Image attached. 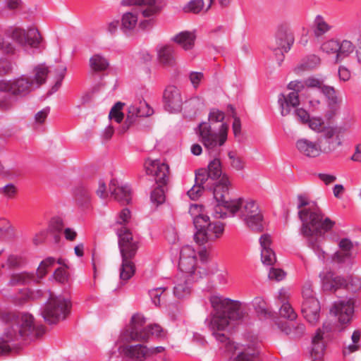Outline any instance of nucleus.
<instances>
[{"label": "nucleus", "instance_id": "1", "mask_svg": "<svg viewBox=\"0 0 361 361\" xmlns=\"http://www.w3.org/2000/svg\"><path fill=\"white\" fill-rule=\"evenodd\" d=\"M298 216L302 222L301 235L315 252L321 250V243L325 238V233L331 230L335 221L325 217L314 202H311L305 195L297 197Z\"/></svg>", "mask_w": 361, "mask_h": 361}, {"label": "nucleus", "instance_id": "2", "mask_svg": "<svg viewBox=\"0 0 361 361\" xmlns=\"http://www.w3.org/2000/svg\"><path fill=\"white\" fill-rule=\"evenodd\" d=\"M225 114L216 109L211 110L209 114V122H202L199 125L200 142L209 154H216L219 148L224 145L227 140L228 126L222 123L217 133L214 132L211 124L223 122Z\"/></svg>", "mask_w": 361, "mask_h": 361}, {"label": "nucleus", "instance_id": "3", "mask_svg": "<svg viewBox=\"0 0 361 361\" xmlns=\"http://www.w3.org/2000/svg\"><path fill=\"white\" fill-rule=\"evenodd\" d=\"M189 213L192 216L195 232V242L204 245L214 243L221 238L224 233V224L221 222H212L209 217L203 214L202 207L199 204H192Z\"/></svg>", "mask_w": 361, "mask_h": 361}, {"label": "nucleus", "instance_id": "4", "mask_svg": "<svg viewBox=\"0 0 361 361\" xmlns=\"http://www.w3.org/2000/svg\"><path fill=\"white\" fill-rule=\"evenodd\" d=\"M66 66L59 65L53 68H49L44 63L35 66L32 72L24 77V94L30 93L44 84L48 75L54 76V85L51 92H56L61 86L62 81L66 75Z\"/></svg>", "mask_w": 361, "mask_h": 361}, {"label": "nucleus", "instance_id": "5", "mask_svg": "<svg viewBox=\"0 0 361 361\" xmlns=\"http://www.w3.org/2000/svg\"><path fill=\"white\" fill-rule=\"evenodd\" d=\"M130 5L140 6L138 12H128L123 16L122 25L127 30H133L139 21L142 29H146L152 25L149 18L159 11L156 0H128Z\"/></svg>", "mask_w": 361, "mask_h": 361}, {"label": "nucleus", "instance_id": "6", "mask_svg": "<svg viewBox=\"0 0 361 361\" xmlns=\"http://www.w3.org/2000/svg\"><path fill=\"white\" fill-rule=\"evenodd\" d=\"M228 211L233 214L238 212L240 218L252 231L257 232L262 231V215L254 200L243 198L231 200Z\"/></svg>", "mask_w": 361, "mask_h": 361}, {"label": "nucleus", "instance_id": "7", "mask_svg": "<svg viewBox=\"0 0 361 361\" xmlns=\"http://www.w3.org/2000/svg\"><path fill=\"white\" fill-rule=\"evenodd\" d=\"M354 121L349 118L338 126H327L322 134V146L324 154H329L341 147L344 143V134L353 126Z\"/></svg>", "mask_w": 361, "mask_h": 361}, {"label": "nucleus", "instance_id": "8", "mask_svg": "<svg viewBox=\"0 0 361 361\" xmlns=\"http://www.w3.org/2000/svg\"><path fill=\"white\" fill-rule=\"evenodd\" d=\"M71 307V301L62 295L50 296L42 311V315L49 324H56L64 319Z\"/></svg>", "mask_w": 361, "mask_h": 361}, {"label": "nucleus", "instance_id": "9", "mask_svg": "<svg viewBox=\"0 0 361 361\" xmlns=\"http://www.w3.org/2000/svg\"><path fill=\"white\" fill-rule=\"evenodd\" d=\"M178 268L180 274L192 276L194 279H199L200 273L197 265V253L190 245L182 247L180 252Z\"/></svg>", "mask_w": 361, "mask_h": 361}, {"label": "nucleus", "instance_id": "10", "mask_svg": "<svg viewBox=\"0 0 361 361\" xmlns=\"http://www.w3.org/2000/svg\"><path fill=\"white\" fill-rule=\"evenodd\" d=\"M118 246L122 258L133 259L138 249V241L126 227L122 226L117 232Z\"/></svg>", "mask_w": 361, "mask_h": 361}, {"label": "nucleus", "instance_id": "11", "mask_svg": "<svg viewBox=\"0 0 361 361\" xmlns=\"http://www.w3.org/2000/svg\"><path fill=\"white\" fill-rule=\"evenodd\" d=\"M146 319L140 314H134L130 324L126 330V336L130 341H147L149 337L148 326H145Z\"/></svg>", "mask_w": 361, "mask_h": 361}, {"label": "nucleus", "instance_id": "12", "mask_svg": "<svg viewBox=\"0 0 361 361\" xmlns=\"http://www.w3.org/2000/svg\"><path fill=\"white\" fill-rule=\"evenodd\" d=\"M43 37L35 25L24 29V54L32 56L42 51Z\"/></svg>", "mask_w": 361, "mask_h": 361}, {"label": "nucleus", "instance_id": "13", "mask_svg": "<svg viewBox=\"0 0 361 361\" xmlns=\"http://www.w3.org/2000/svg\"><path fill=\"white\" fill-rule=\"evenodd\" d=\"M355 302L352 298H344L334 303L330 312L337 317L341 324H348L352 320Z\"/></svg>", "mask_w": 361, "mask_h": 361}, {"label": "nucleus", "instance_id": "14", "mask_svg": "<svg viewBox=\"0 0 361 361\" xmlns=\"http://www.w3.org/2000/svg\"><path fill=\"white\" fill-rule=\"evenodd\" d=\"M153 112V109L145 101L135 102L128 109L125 125L121 130V132L122 133H125L127 129L136 121L138 117L149 116Z\"/></svg>", "mask_w": 361, "mask_h": 361}, {"label": "nucleus", "instance_id": "15", "mask_svg": "<svg viewBox=\"0 0 361 361\" xmlns=\"http://www.w3.org/2000/svg\"><path fill=\"white\" fill-rule=\"evenodd\" d=\"M231 187L230 178L227 174L224 173L214 183H212V188L209 190L212 192L214 201L224 204V207L227 211L228 204L231 202V200H227Z\"/></svg>", "mask_w": 361, "mask_h": 361}, {"label": "nucleus", "instance_id": "16", "mask_svg": "<svg viewBox=\"0 0 361 361\" xmlns=\"http://www.w3.org/2000/svg\"><path fill=\"white\" fill-rule=\"evenodd\" d=\"M144 167L146 173L153 176L157 183L161 185L166 183L169 171V167L167 164L161 162L158 159L148 158L145 161Z\"/></svg>", "mask_w": 361, "mask_h": 361}, {"label": "nucleus", "instance_id": "17", "mask_svg": "<svg viewBox=\"0 0 361 361\" xmlns=\"http://www.w3.org/2000/svg\"><path fill=\"white\" fill-rule=\"evenodd\" d=\"M44 334V327L36 323L32 314L24 312V345L36 341Z\"/></svg>", "mask_w": 361, "mask_h": 361}, {"label": "nucleus", "instance_id": "18", "mask_svg": "<svg viewBox=\"0 0 361 361\" xmlns=\"http://www.w3.org/2000/svg\"><path fill=\"white\" fill-rule=\"evenodd\" d=\"M332 329V325L330 322H325L322 329H318L312 338L311 356L316 360L322 358L325 351V343L324 341L326 335Z\"/></svg>", "mask_w": 361, "mask_h": 361}, {"label": "nucleus", "instance_id": "19", "mask_svg": "<svg viewBox=\"0 0 361 361\" xmlns=\"http://www.w3.org/2000/svg\"><path fill=\"white\" fill-rule=\"evenodd\" d=\"M148 347L142 344L123 345L118 348L121 355L133 361H145L149 357Z\"/></svg>", "mask_w": 361, "mask_h": 361}, {"label": "nucleus", "instance_id": "20", "mask_svg": "<svg viewBox=\"0 0 361 361\" xmlns=\"http://www.w3.org/2000/svg\"><path fill=\"white\" fill-rule=\"evenodd\" d=\"M295 146L300 154L309 158H316L324 154L322 141H312L307 138H300L297 140Z\"/></svg>", "mask_w": 361, "mask_h": 361}, {"label": "nucleus", "instance_id": "21", "mask_svg": "<svg viewBox=\"0 0 361 361\" xmlns=\"http://www.w3.org/2000/svg\"><path fill=\"white\" fill-rule=\"evenodd\" d=\"M293 42V35L288 27L281 25L277 27L274 38L275 44L272 45V48L274 50H280L283 54V51L287 52L290 49Z\"/></svg>", "mask_w": 361, "mask_h": 361}, {"label": "nucleus", "instance_id": "22", "mask_svg": "<svg viewBox=\"0 0 361 361\" xmlns=\"http://www.w3.org/2000/svg\"><path fill=\"white\" fill-rule=\"evenodd\" d=\"M164 99L165 107L170 112H178L181 110L183 99L179 89L173 85L168 86L164 92Z\"/></svg>", "mask_w": 361, "mask_h": 361}, {"label": "nucleus", "instance_id": "23", "mask_svg": "<svg viewBox=\"0 0 361 361\" xmlns=\"http://www.w3.org/2000/svg\"><path fill=\"white\" fill-rule=\"evenodd\" d=\"M322 92L328 99L329 110L326 112L324 116L327 120L333 119L337 114L341 104V99L337 95L335 89L331 86L324 85Z\"/></svg>", "mask_w": 361, "mask_h": 361}, {"label": "nucleus", "instance_id": "24", "mask_svg": "<svg viewBox=\"0 0 361 361\" xmlns=\"http://www.w3.org/2000/svg\"><path fill=\"white\" fill-rule=\"evenodd\" d=\"M301 312L305 319L311 325H316L320 319L321 306L318 300L302 302Z\"/></svg>", "mask_w": 361, "mask_h": 361}, {"label": "nucleus", "instance_id": "25", "mask_svg": "<svg viewBox=\"0 0 361 361\" xmlns=\"http://www.w3.org/2000/svg\"><path fill=\"white\" fill-rule=\"evenodd\" d=\"M157 59L165 68H173L176 65L175 49L171 44H160L157 48Z\"/></svg>", "mask_w": 361, "mask_h": 361}, {"label": "nucleus", "instance_id": "26", "mask_svg": "<svg viewBox=\"0 0 361 361\" xmlns=\"http://www.w3.org/2000/svg\"><path fill=\"white\" fill-rule=\"evenodd\" d=\"M197 280L192 276L178 274L173 288L174 295L178 298L188 296L191 293V284Z\"/></svg>", "mask_w": 361, "mask_h": 361}, {"label": "nucleus", "instance_id": "27", "mask_svg": "<svg viewBox=\"0 0 361 361\" xmlns=\"http://www.w3.org/2000/svg\"><path fill=\"white\" fill-rule=\"evenodd\" d=\"M109 190L114 199L120 203L129 204L131 201V192L126 185H120L116 179H112L109 183Z\"/></svg>", "mask_w": 361, "mask_h": 361}, {"label": "nucleus", "instance_id": "28", "mask_svg": "<svg viewBox=\"0 0 361 361\" xmlns=\"http://www.w3.org/2000/svg\"><path fill=\"white\" fill-rule=\"evenodd\" d=\"M278 103L281 116H286L290 113L291 108L297 107L300 104L299 94L295 92H291L288 94H281Z\"/></svg>", "mask_w": 361, "mask_h": 361}, {"label": "nucleus", "instance_id": "29", "mask_svg": "<svg viewBox=\"0 0 361 361\" xmlns=\"http://www.w3.org/2000/svg\"><path fill=\"white\" fill-rule=\"evenodd\" d=\"M259 243L262 247L261 257L264 264L271 265L276 262V255L270 248L271 244V236L269 234H264L259 238Z\"/></svg>", "mask_w": 361, "mask_h": 361}, {"label": "nucleus", "instance_id": "30", "mask_svg": "<svg viewBox=\"0 0 361 361\" xmlns=\"http://www.w3.org/2000/svg\"><path fill=\"white\" fill-rule=\"evenodd\" d=\"M196 39L195 32L183 31L176 35L172 40L179 44L185 51H190L195 47Z\"/></svg>", "mask_w": 361, "mask_h": 361}, {"label": "nucleus", "instance_id": "31", "mask_svg": "<svg viewBox=\"0 0 361 361\" xmlns=\"http://www.w3.org/2000/svg\"><path fill=\"white\" fill-rule=\"evenodd\" d=\"M73 196L76 204L82 208H88L91 202L89 189L84 185L76 186L73 190Z\"/></svg>", "mask_w": 361, "mask_h": 361}, {"label": "nucleus", "instance_id": "32", "mask_svg": "<svg viewBox=\"0 0 361 361\" xmlns=\"http://www.w3.org/2000/svg\"><path fill=\"white\" fill-rule=\"evenodd\" d=\"M4 319L11 327L12 331L10 336H16V334L21 336L23 335V317L13 312L7 313Z\"/></svg>", "mask_w": 361, "mask_h": 361}, {"label": "nucleus", "instance_id": "33", "mask_svg": "<svg viewBox=\"0 0 361 361\" xmlns=\"http://www.w3.org/2000/svg\"><path fill=\"white\" fill-rule=\"evenodd\" d=\"M332 27L329 22L321 15H317L313 21L312 30L317 37L324 35L331 31Z\"/></svg>", "mask_w": 361, "mask_h": 361}, {"label": "nucleus", "instance_id": "34", "mask_svg": "<svg viewBox=\"0 0 361 361\" xmlns=\"http://www.w3.org/2000/svg\"><path fill=\"white\" fill-rule=\"evenodd\" d=\"M279 329L285 334L293 337L300 336L305 331V326L302 324H293L288 322H279Z\"/></svg>", "mask_w": 361, "mask_h": 361}, {"label": "nucleus", "instance_id": "35", "mask_svg": "<svg viewBox=\"0 0 361 361\" xmlns=\"http://www.w3.org/2000/svg\"><path fill=\"white\" fill-rule=\"evenodd\" d=\"M345 279L332 274H326L322 279V287L325 290H335L337 288L345 287Z\"/></svg>", "mask_w": 361, "mask_h": 361}, {"label": "nucleus", "instance_id": "36", "mask_svg": "<svg viewBox=\"0 0 361 361\" xmlns=\"http://www.w3.org/2000/svg\"><path fill=\"white\" fill-rule=\"evenodd\" d=\"M353 247L351 241L347 238L342 239L339 243L340 251L334 254V259L338 262H344L350 256V250Z\"/></svg>", "mask_w": 361, "mask_h": 361}, {"label": "nucleus", "instance_id": "37", "mask_svg": "<svg viewBox=\"0 0 361 361\" xmlns=\"http://www.w3.org/2000/svg\"><path fill=\"white\" fill-rule=\"evenodd\" d=\"M23 87V79L19 78L14 80H2L0 82V91L7 92L13 95H18L21 92Z\"/></svg>", "mask_w": 361, "mask_h": 361}, {"label": "nucleus", "instance_id": "38", "mask_svg": "<svg viewBox=\"0 0 361 361\" xmlns=\"http://www.w3.org/2000/svg\"><path fill=\"white\" fill-rule=\"evenodd\" d=\"M109 66L108 59L101 54H94L90 59V67L94 71H104L108 68Z\"/></svg>", "mask_w": 361, "mask_h": 361}, {"label": "nucleus", "instance_id": "39", "mask_svg": "<svg viewBox=\"0 0 361 361\" xmlns=\"http://www.w3.org/2000/svg\"><path fill=\"white\" fill-rule=\"evenodd\" d=\"M135 266L132 259L122 258L120 268V279L123 281L129 280L135 274Z\"/></svg>", "mask_w": 361, "mask_h": 361}, {"label": "nucleus", "instance_id": "40", "mask_svg": "<svg viewBox=\"0 0 361 361\" xmlns=\"http://www.w3.org/2000/svg\"><path fill=\"white\" fill-rule=\"evenodd\" d=\"M252 306L260 318L271 317V312L269 310L266 302L262 297H256L252 302Z\"/></svg>", "mask_w": 361, "mask_h": 361}, {"label": "nucleus", "instance_id": "41", "mask_svg": "<svg viewBox=\"0 0 361 361\" xmlns=\"http://www.w3.org/2000/svg\"><path fill=\"white\" fill-rule=\"evenodd\" d=\"M320 64V59L319 56L312 54L302 59L301 63L297 66L295 71L300 73L301 71L311 70Z\"/></svg>", "mask_w": 361, "mask_h": 361}, {"label": "nucleus", "instance_id": "42", "mask_svg": "<svg viewBox=\"0 0 361 361\" xmlns=\"http://www.w3.org/2000/svg\"><path fill=\"white\" fill-rule=\"evenodd\" d=\"M212 180L206 169H200L195 173V183L205 190H209L212 188V183L209 181Z\"/></svg>", "mask_w": 361, "mask_h": 361}, {"label": "nucleus", "instance_id": "43", "mask_svg": "<svg viewBox=\"0 0 361 361\" xmlns=\"http://www.w3.org/2000/svg\"><path fill=\"white\" fill-rule=\"evenodd\" d=\"M361 338V330H355L351 336L352 343L345 346L343 350L344 355L355 353L360 349V341Z\"/></svg>", "mask_w": 361, "mask_h": 361}, {"label": "nucleus", "instance_id": "44", "mask_svg": "<svg viewBox=\"0 0 361 361\" xmlns=\"http://www.w3.org/2000/svg\"><path fill=\"white\" fill-rule=\"evenodd\" d=\"M204 0H190L183 7V11L185 13L197 14L202 11L207 12Z\"/></svg>", "mask_w": 361, "mask_h": 361}, {"label": "nucleus", "instance_id": "45", "mask_svg": "<svg viewBox=\"0 0 361 361\" xmlns=\"http://www.w3.org/2000/svg\"><path fill=\"white\" fill-rule=\"evenodd\" d=\"M207 172L210 174L212 179L219 180L224 173H222L221 164L219 159H214L209 163Z\"/></svg>", "mask_w": 361, "mask_h": 361}, {"label": "nucleus", "instance_id": "46", "mask_svg": "<svg viewBox=\"0 0 361 361\" xmlns=\"http://www.w3.org/2000/svg\"><path fill=\"white\" fill-rule=\"evenodd\" d=\"M338 61L340 58L348 56L353 52L355 47L353 42L348 39H343L341 42L338 41Z\"/></svg>", "mask_w": 361, "mask_h": 361}, {"label": "nucleus", "instance_id": "47", "mask_svg": "<svg viewBox=\"0 0 361 361\" xmlns=\"http://www.w3.org/2000/svg\"><path fill=\"white\" fill-rule=\"evenodd\" d=\"M309 128L316 133H324L326 128L324 121L320 117H312L307 122Z\"/></svg>", "mask_w": 361, "mask_h": 361}, {"label": "nucleus", "instance_id": "48", "mask_svg": "<svg viewBox=\"0 0 361 361\" xmlns=\"http://www.w3.org/2000/svg\"><path fill=\"white\" fill-rule=\"evenodd\" d=\"M124 104L117 102L111 109L109 117L111 120L115 121L116 123H121L123 119V114L122 112Z\"/></svg>", "mask_w": 361, "mask_h": 361}, {"label": "nucleus", "instance_id": "49", "mask_svg": "<svg viewBox=\"0 0 361 361\" xmlns=\"http://www.w3.org/2000/svg\"><path fill=\"white\" fill-rule=\"evenodd\" d=\"M338 41L334 39H331L324 42L321 46V49L324 52H326L329 54H336V61H338Z\"/></svg>", "mask_w": 361, "mask_h": 361}, {"label": "nucleus", "instance_id": "50", "mask_svg": "<svg viewBox=\"0 0 361 361\" xmlns=\"http://www.w3.org/2000/svg\"><path fill=\"white\" fill-rule=\"evenodd\" d=\"M18 193V188L13 183H8L0 188V195L7 199H14Z\"/></svg>", "mask_w": 361, "mask_h": 361}, {"label": "nucleus", "instance_id": "51", "mask_svg": "<svg viewBox=\"0 0 361 361\" xmlns=\"http://www.w3.org/2000/svg\"><path fill=\"white\" fill-rule=\"evenodd\" d=\"M228 157L230 159V164L233 169L236 171H242L245 168V161L243 158L236 155L234 152H229L228 153Z\"/></svg>", "mask_w": 361, "mask_h": 361}, {"label": "nucleus", "instance_id": "52", "mask_svg": "<svg viewBox=\"0 0 361 361\" xmlns=\"http://www.w3.org/2000/svg\"><path fill=\"white\" fill-rule=\"evenodd\" d=\"M280 314L282 317L288 319L290 322L295 320L298 317L289 302H283V304L281 305Z\"/></svg>", "mask_w": 361, "mask_h": 361}, {"label": "nucleus", "instance_id": "53", "mask_svg": "<svg viewBox=\"0 0 361 361\" xmlns=\"http://www.w3.org/2000/svg\"><path fill=\"white\" fill-rule=\"evenodd\" d=\"M55 263V259L49 257L44 259L39 265L37 273L39 278H42L47 272V269L52 267Z\"/></svg>", "mask_w": 361, "mask_h": 361}, {"label": "nucleus", "instance_id": "54", "mask_svg": "<svg viewBox=\"0 0 361 361\" xmlns=\"http://www.w3.org/2000/svg\"><path fill=\"white\" fill-rule=\"evenodd\" d=\"M151 201L157 207L165 202V195L162 188L157 187L152 192Z\"/></svg>", "mask_w": 361, "mask_h": 361}, {"label": "nucleus", "instance_id": "55", "mask_svg": "<svg viewBox=\"0 0 361 361\" xmlns=\"http://www.w3.org/2000/svg\"><path fill=\"white\" fill-rule=\"evenodd\" d=\"M302 295L303 298L302 302L317 300L314 297V292L312 290V285L310 282H306L304 284L302 289Z\"/></svg>", "mask_w": 361, "mask_h": 361}, {"label": "nucleus", "instance_id": "56", "mask_svg": "<svg viewBox=\"0 0 361 361\" xmlns=\"http://www.w3.org/2000/svg\"><path fill=\"white\" fill-rule=\"evenodd\" d=\"M348 289L356 292L361 288V279L357 276H350L348 281L345 280V285Z\"/></svg>", "mask_w": 361, "mask_h": 361}, {"label": "nucleus", "instance_id": "57", "mask_svg": "<svg viewBox=\"0 0 361 361\" xmlns=\"http://www.w3.org/2000/svg\"><path fill=\"white\" fill-rule=\"evenodd\" d=\"M21 264V257L10 255L7 259L6 266L11 272H15Z\"/></svg>", "mask_w": 361, "mask_h": 361}, {"label": "nucleus", "instance_id": "58", "mask_svg": "<svg viewBox=\"0 0 361 361\" xmlns=\"http://www.w3.org/2000/svg\"><path fill=\"white\" fill-rule=\"evenodd\" d=\"M53 276L54 279L60 283H66L68 281V274L64 268L60 267L56 269Z\"/></svg>", "mask_w": 361, "mask_h": 361}, {"label": "nucleus", "instance_id": "59", "mask_svg": "<svg viewBox=\"0 0 361 361\" xmlns=\"http://www.w3.org/2000/svg\"><path fill=\"white\" fill-rule=\"evenodd\" d=\"M228 108L231 109V111L233 113L232 116L233 118V125H232V130H233L234 135L236 137V136L240 135V133H241L240 120L238 117L236 116L233 106L231 105H229Z\"/></svg>", "mask_w": 361, "mask_h": 361}, {"label": "nucleus", "instance_id": "60", "mask_svg": "<svg viewBox=\"0 0 361 361\" xmlns=\"http://www.w3.org/2000/svg\"><path fill=\"white\" fill-rule=\"evenodd\" d=\"M50 108L46 107L42 110L38 111L35 116V126H40L43 124L49 114Z\"/></svg>", "mask_w": 361, "mask_h": 361}, {"label": "nucleus", "instance_id": "61", "mask_svg": "<svg viewBox=\"0 0 361 361\" xmlns=\"http://www.w3.org/2000/svg\"><path fill=\"white\" fill-rule=\"evenodd\" d=\"M188 78L192 87L197 89L204 79V74L202 72L192 71L189 73Z\"/></svg>", "mask_w": 361, "mask_h": 361}, {"label": "nucleus", "instance_id": "62", "mask_svg": "<svg viewBox=\"0 0 361 361\" xmlns=\"http://www.w3.org/2000/svg\"><path fill=\"white\" fill-rule=\"evenodd\" d=\"M305 85L307 87H311V88H318L319 90H322L323 87H324L325 85H324V80H320L319 78L310 77L307 78L305 80Z\"/></svg>", "mask_w": 361, "mask_h": 361}, {"label": "nucleus", "instance_id": "63", "mask_svg": "<svg viewBox=\"0 0 361 361\" xmlns=\"http://www.w3.org/2000/svg\"><path fill=\"white\" fill-rule=\"evenodd\" d=\"M214 210L213 215L215 218L221 219L224 218L226 216V212L223 210V208L226 209L224 207V204H220V202H214L210 205Z\"/></svg>", "mask_w": 361, "mask_h": 361}, {"label": "nucleus", "instance_id": "64", "mask_svg": "<svg viewBox=\"0 0 361 361\" xmlns=\"http://www.w3.org/2000/svg\"><path fill=\"white\" fill-rule=\"evenodd\" d=\"M148 329L150 336H154L157 338H165L166 336V333L159 325H149Z\"/></svg>", "mask_w": 361, "mask_h": 361}]
</instances>
